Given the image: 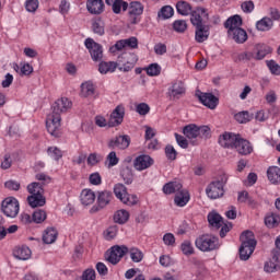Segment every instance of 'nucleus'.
<instances>
[{"label": "nucleus", "mask_w": 280, "mask_h": 280, "mask_svg": "<svg viewBox=\"0 0 280 280\" xmlns=\"http://www.w3.org/2000/svg\"><path fill=\"white\" fill-rule=\"evenodd\" d=\"M47 154L50 159H54V161H60L62 150H60L58 147H50L47 149Z\"/></svg>", "instance_id": "52"}, {"label": "nucleus", "mask_w": 280, "mask_h": 280, "mask_svg": "<svg viewBox=\"0 0 280 280\" xmlns=\"http://www.w3.org/2000/svg\"><path fill=\"white\" fill-rule=\"evenodd\" d=\"M249 60H255V52L243 51L236 55L235 62H248Z\"/></svg>", "instance_id": "45"}, {"label": "nucleus", "mask_w": 280, "mask_h": 280, "mask_svg": "<svg viewBox=\"0 0 280 280\" xmlns=\"http://www.w3.org/2000/svg\"><path fill=\"white\" fill-rule=\"evenodd\" d=\"M143 70L150 78H156V75H161V66L159 63H151Z\"/></svg>", "instance_id": "44"}, {"label": "nucleus", "mask_w": 280, "mask_h": 280, "mask_svg": "<svg viewBox=\"0 0 280 280\" xmlns=\"http://www.w3.org/2000/svg\"><path fill=\"white\" fill-rule=\"evenodd\" d=\"M190 196L187 189H180V191L176 192L174 202L176 207H185L187 202H189Z\"/></svg>", "instance_id": "26"}, {"label": "nucleus", "mask_w": 280, "mask_h": 280, "mask_svg": "<svg viewBox=\"0 0 280 280\" xmlns=\"http://www.w3.org/2000/svg\"><path fill=\"white\" fill-rule=\"evenodd\" d=\"M60 121H62V117L60 115L51 113L47 116L46 128L52 137H58L60 135Z\"/></svg>", "instance_id": "9"}, {"label": "nucleus", "mask_w": 280, "mask_h": 280, "mask_svg": "<svg viewBox=\"0 0 280 280\" xmlns=\"http://www.w3.org/2000/svg\"><path fill=\"white\" fill-rule=\"evenodd\" d=\"M152 165H154V160H152L150 155H139L133 162V167L138 172H143V170H148V167H152Z\"/></svg>", "instance_id": "15"}, {"label": "nucleus", "mask_w": 280, "mask_h": 280, "mask_svg": "<svg viewBox=\"0 0 280 280\" xmlns=\"http://www.w3.org/2000/svg\"><path fill=\"white\" fill-rule=\"evenodd\" d=\"M180 95H185V84L183 81H176L168 89V97L170 100H179Z\"/></svg>", "instance_id": "18"}, {"label": "nucleus", "mask_w": 280, "mask_h": 280, "mask_svg": "<svg viewBox=\"0 0 280 280\" xmlns=\"http://www.w3.org/2000/svg\"><path fill=\"white\" fill-rule=\"evenodd\" d=\"M184 136L192 145H198L200 139H211V128L209 126H200L190 124L184 127Z\"/></svg>", "instance_id": "1"}, {"label": "nucleus", "mask_w": 280, "mask_h": 280, "mask_svg": "<svg viewBox=\"0 0 280 280\" xmlns=\"http://www.w3.org/2000/svg\"><path fill=\"white\" fill-rule=\"evenodd\" d=\"M229 180L226 174L220 175L215 180L210 183L206 188V194L211 200H217V198H222L224 196V186Z\"/></svg>", "instance_id": "3"}, {"label": "nucleus", "mask_w": 280, "mask_h": 280, "mask_svg": "<svg viewBox=\"0 0 280 280\" xmlns=\"http://www.w3.org/2000/svg\"><path fill=\"white\" fill-rule=\"evenodd\" d=\"M208 222L210 226H214V229H220L222 224H224V221L222 220V217L218 214V212H210L208 214Z\"/></svg>", "instance_id": "39"}, {"label": "nucleus", "mask_w": 280, "mask_h": 280, "mask_svg": "<svg viewBox=\"0 0 280 280\" xmlns=\"http://www.w3.org/2000/svg\"><path fill=\"white\" fill-rule=\"evenodd\" d=\"M27 202L30 207L36 209V207H45V205H47V199L45 198V195H35L28 196Z\"/></svg>", "instance_id": "30"}, {"label": "nucleus", "mask_w": 280, "mask_h": 280, "mask_svg": "<svg viewBox=\"0 0 280 280\" xmlns=\"http://www.w3.org/2000/svg\"><path fill=\"white\" fill-rule=\"evenodd\" d=\"M129 16L133 19L132 23H137V16H141L143 14L144 7L139 1H132L128 4Z\"/></svg>", "instance_id": "20"}, {"label": "nucleus", "mask_w": 280, "mask_h": 280, "mask_svg": "<svg viewBox=\"0 0 280 280\" xmlns=\"http://www.w3.org/2000/svg\"><path fill=\"white\" fill-rule=\"evenodd\" d=\"M165 154L168 161H176V156L178 155V153L176 152V149H174L172 144H168L165 147Z\"/></svg>", "instance_id": "57"}, {"label": "nucleus", "mask_w": 280, "mask_h": 280, "mask_svg": "<svg viewBox=\"0 0 280 280\" xmlns=\"http://www.w3.org/2000/svg\"><path fill=\"white\" fill-rule=\"evenodd\" d=\"M82 277L85 280H95L96 279L95 269L93 268L85 269L82 273Z\"/></svg>", "instance_id": "64"}, {"label": "nucleus", "mask_w": 280, "mask_h": 280, "mask_svg": "<svg viewBox=\"0 0 280 280\" xmlns=\"http://www.w3.org/2000/svg\"><path fill=\"white\" fill-rule=\"evenodd\" d=\"M106 5H110L114 14H121L128 10V2L124 0H105Z\"/></svg>", "instance_id": "23"}, {"label": "nucleus", "mask_w": 280, "mask_h": 280, "mask_svg": "<svg viewBox=\"0 0 280 280\" xmlns=\"http://www.w3.org/2000/svg\"><path fill=\"white\" fill-rule=\"evenodd\" d=\"M129 145L130 137L128 136H119L108 142V148H112L113 150H115V148H118V150H126Z\"/></svg>", "instance_id": "17"}, {"label": "nucleus", "mask_w": 280, "mask_h": 280, "mask_svg": "<svg viewBox=\"0 0 280 280\" xmlns=\"http://www.w3.org/2000/svg\"><path fill=\"white\" fill-rule=\"evenodd\" d=\"M158 16L163 20L172 19V16H174V9L170 5H165L160 10Z\"/></svg>", "instance_id": "51"}, {"label": "nucleus", "mask_w": 280, "mask_h": 280, "mask_svg": "<svg viewBox=\"0 0 280 280\" xmlns=\"http://www.w3.org/2000/svg\"><path fill=\"white\" fill-rule=\"evenodd\" d=\"M163 242L166 246H175L176 244V237L172 233H166L163 236Z\"/></svg>", "instance_id": "62"}, {"label": "nucleus", "mask_w": 280, "mask_h": 280, "mask_svg": "<svg viewBox=\"0 0 280 280\" xmlns=\"http://www.w3.org/2000/svg\"><path fill=\"white\" fill-rule=\"evenodd\" d=\"M117 67L118 65L115 61H101L98 65V71L102 75H106V73H115Z\"/></svg>", "instance_id": "27"}, {"label": "nucleus", "mask_w": 280, "mask_h": 280, "mask_svg": "<svg viewBox=\"0 0 280 280\" xmlns=\"http://www.w3.org/2000/svg\"><path fill=\"white\" fill-rule=\"evenodd\" d=\"M45 220H47V212L45 210L39 209L33 213V222L35 224H43Z\"/></svg>", "instance_id": "48"}, {"label": "nucleus", "mask_w": 280, "mask_h": 280, "mask_svg": "<svg viewBox=\"0 0 280 280\" xmlns=\"http://www.w3.org/2000/svg\"><path fill=\"white\" fill-rule=\"evenodd\" d=\"M279 215L277 214H269L265 218V224L268 229H275V226H279Z\"/></svg>", "instance_id": "47"}, {"label": "nucleus", "mask_w": 280, "mask_h": 280, "mask_svg": "<svg viewBox=\"0 0 280 280\" xmlns=\"http://www.w3.org/2000/svg\"><path fill=\"white\" fill-rule=\"evenodd\" d=\"M195 38L197 43H205L209 38V27L207 25L196 26Z\"/></svg>", "instance_id": "36"}, {"label": "nucleus", "mask_w": 280, "mask_h": 280, "mask_svg": "<svg viewBox=\"0 0 280 280\" xmlns=\"http://www.w3.org/2000/svg\"><path fill=\"white\" fill-rule=\"evenodd\" d=\"M207 21H209V13H207L206 9L197 8L190 13V23L195 27L203 26Z\"/></svg>", "instance_id": "11"}, {"label": "nucleus", "mask_w": 280, "mask_h": 280, "mask_svg": "<svg viewBox=\"0 0 280 280\" xmlns=\"http://www.w3.org/2000/svg\"><path fill=\"white\" fill-rule=\"evenodd\" d=\"M85 47L89 49L91 58L94 62L102 61V58H104V49L102 48V45L95 43L93 38H86Z\"/></svg>", "instance_id": "8"}, {"label": "nucleus", "mask_w": 280, "mask_h": 280, "mask_svg": "<svg viewBox=\"0 0 280 280\" xmlns=\"http://www.w3.org/2000/svg\"><path fill=\"white\" fill-rule=\"evenodd\" d=\"M81 95L83 97H91L95 95V85L91 82H85L81 85Z\"/></svg>", "instance_id": "42"}, {"label": "nucleus", "mask_w": 280, "mask_h": 280, "mask_svg": "<svg viewBox=\"0 0 280 280\" xmlns=\"http://www.w3.org/2000/svg\"><path fill=\"white\" fill-rule=\"evenodd\" d=\"M173 30L175 32H178L179 34H183L187 30V22L183 20H177L173 23Z\"/></svg>", "instance_id": "56"}, {"label": "nucleus", "mask_w": 280, "mask_h": 280, "mask_svg": "<svg viewBox=\"0 0 280 280\" xmlns=\"http://www.w3.org/2000/svg\"><path fill=\"white\" fill-rule=\"evenodd\" d=\"M180 250L183 255H186L187 257L194 255L195 253L194 245L191 244L190 241H184L180 245Z\"/></svg>", "instance_id": "50"}, {"label": "nucleus", "mask_w": 280, "mask_h": 280, "mask_svg": "<svg viewBox=\"0 0 280 280\" xmlns=\"http://www.w3.org/2000/svg\"><path fill=\"white\" fill-rule=\"evenodd\" d=\"M81 202L85 207L93 205L95 202V192L91 189H83L81 192Z\"/></svg>", "instance_id": "35"}, {"label": "nucleus", "mask_w": 280, "mask_h": 280, "mask_svg": "<svg viewBox=\"0 0 280 280\" xmlns=\"http://www.w3.org/2000/svg\"><path fill=\"white\" fill-rule=\"evenodd\" d=\"M198 97L201 104L207 106V108H210L211 110L217 108L219 100L212 93H201Z\"/></svg>", "instance_id": "19"}, {"label": "nucleus", "mask_w": 280, "mask_h": 280, "mask_svg": "<svg viewBox=\"0 0 280 280\" xmlns=\"http://www.w3.org/2000/svg\"><path fill=\"white\" fill-rule=\"evenodd\" d=\"M183 189V184L179 182H170L163 186V191L166 196L178 194Z\"/></svg>", "instance_id": "33"}, {"label": "nucleus", "mask_w": 280, "mask_h": 280, "mask_svg": "<svg viewBox=\"0 0 280 280\" xmlns=\"http://www.w3.org/2000/svg\"><path fill=\"white\" fill-rule=\"evenodd\" d=\"M27 191L31 196H45V189L40 183L33 182L27 186Z\"/></svg>", "instance_id": "41"}, {"label": "nucleus", "mask_w": 280, "mask_h": 280, "mask_svg": "<svg viewBox=\"0 0 280 280\" xmlns=\"http://www.w3.org/2000/svg\"><path fill=\"white\" fill-rule=\"evenodd\" d=\"M224 27L228 30V34L235 32V30L242 28V18L240 15L229 18L224 23Z\"/></svg>", "instance_id": "24"}, {"label": "nucleus", "mask_w": 280, "mask_h": 280, "mask_svg": "<svg viewBox=\"0 0 280 280\" xmlns=\"http://www.w3.org/2000/svg\"><path fill=\"white\" fill-rule=\"evenodd\" d=\"M58 240V230L55 228H47L43 234L44 244H54Z\"/></svg>", "instance_id": "31"}, {"label": "nucleus", "mask_w": 280, "mask_h": 280, "mask_svg": "<svg viewBox=\"0 0 280 280\" xmlns=\"http://www.w3.org/2000/svg\"><path fill=\"white\" fill-rule=\"evenodd\" d=\"M272 52V48H270L268 45L259 44L256 45L253 54H254V60H264L268 54Z\"/></svg>", "instance_id": "21"}, {"label": "nucleus", "mask_w": 280, "mask_h": 280, "mask_svg": "<svg viewBox=\"0 0 280 280\" xmlns=\"http://www.w3.org/2000/svg\"><path fill=\"white\" fill-rule=\"evenodd\" d=\"M73 103L67 97L58 98L52 105V115H62V113H68L71 110Z\"/></svg>", "instance_id": "13"}, {"label": "nucleus", "mask_w": 280, "mask_h": 280, "mask_svg": "<svg viewBox=\"0 0 280 280\" xmlns=\"http://www.w3.org/2000/svg\"><path fill=\"white\" fill-rule=\"evenodd\" d=\"M106 24L102 18H96L92 21V32L98 36H104Z\"/></svg>", "instance_id": "34"}, {"label": "nucleus", "mask_w": 280, "mask_h": 280, "mask_svg": "<svg viewBox=\"0 0 280 280\" xmlns=\"http://www.w3.org/2000/svg\"><path fill=\"white\" fill-rule=\"evenodd\" d=\"M176 10L178 14H182V16H189V14H191V12L194 11L191 9V4L186 1H178L176 4Z\"/></svg>", "instance_id": "40"}, {"label": "nucleus", "mask_w": 280, "mask_h": 280, "mask_svg": "<svg viewBox=\"0 0 280 280\" xmlns=\"http://www.w3.org/2000/svg\"><path fill=\"white\" fill-rule=\"evenodd\" d=\"M14 69L20 75H31L34 72V68L30 63L15 65Z\"/></svg>", "instance_id": "43"}, {"label": "nucleus", "mask_w": 280, "mask_h": 280, "mask_svg": "<svg viewBox=\"0 0 280 280\" xmlns=\"http://www.w3.org/2000/svg\"><path fill=\"white\" fill-rule=\"evenodd\" d=\"M113 200V192L108 190L100 191L97 194L96 206L91 208V213H97V211H102V209H106L110 201Z\"/></svg>", "instance_id": "7"}, {"label": "nucleus", "mask_w": 280, "mask_h": 280, "mask_svg": "<svg viewBox=\"0 0 280 280\" xmlns=\"http://www.w3.org/2000/svg\"><path fill=\"white\" fill-rule=\"evenodd\" d=\"M25 8L27 12H36L38 10V0H26Z\"/></svg>", "instance_id": "63"}, {"label": "nucleus", "mask_w": 280, "mask_h": 280, "mask_svg": "<svg viewBox=\"0 0 280 280\" xmlns=\"http://www.w3.org/2000/svg\"><path fill=\"white\" fill-rule=\"evenodd\" d=\"M20 209L21 206L19 203V199L14 197H7L1 202V211L7 218H16Z\"/></svg>", "instance_id": "6"}, {"label": "nucleus", "mask_w": 280, "mask_h": 280, "mask_svg": "<svg viewBox=\"0 0 280 280\" xmlns=\"http://www.w3.org/2000/svg\"><path fill=\"white\" fill-rule=\"evenodd\" d=\"M129 255H130L131 260L135 264H140V261H143V252H141V249H139L137 247H132L129 250Z\"/></svg>", "instance_id": "46"}, {"label": "nucleus", "mask_w": 280, "mask_h": 280, "mask_svg": "<svg viewBox=\"0 0 280 280\" xmlns=\"http://www.w3.org/2000/svg\"><path fill=\"white\" fill-rule=\"evenodd\" d=\"M228 34L230 38H232L233 40H235V43L238 44L246 43V40H248V34L243 28H236Z\"/></svg>", "instance_id": "29"}, {"label": "nucleus", "mask_w": 280, "mask_h": 280, "mask_svg": "<svg viewBox=\"0 0 280 280\" xmlns=\"http://www.w3.org/2000/svg\"><path fill=\"white\" fill-rule=\"evenodd\" d=\"M106 165L107 167H115V165H118L119 158H117V153L115 151H112L106 156Z\"/></svg>", "instance_id": "53"}, {"label": "nucleus", "mask_w": 280, "mask_h": 280, "mask_svg": "<svg viewBox=\"0 0 280 280\" xmlns=\"http://www.w3.org/2000/svg\"><path fill=\"white\" fill-rule=\"evenodd\" d=\"M234 150H236V152H238V154L246 156V155L253 153V145L250 144V142L248 140L243 139L241 136H238V140H236Z\"/></svg>", "instance_id": "16"}, {"label": "nucleus", "mask_w": 280, "mask_h": 280, "mask_svg": "<svg viewBox=\"0 0 280 280\" xmlns=\"http://www.w3.org/2000/svg\"><path fill=\"white\" fill-rule=\"evenodd\" d=\"M128 253V248L126 245H115L109 249L107 255V261L113 264V266H117L118 262L121 261L122 257Z\"/></svg>", "instance_id": "10"}, {"label": "nucleus", "mask_w": 280, "mask_h": 280, "mask_svg": "<svg viewBox=\"0 0 280 280\" xmlns=\"http://www.w3.org/2000/svg\"><path fill=\"white\" fill-rule=\"evenodd\" d=\"M126 115V108L124 105H118L113 113L110 114L108 126L109 128H115L117 126H120V124L124 122V116Z\"/></svg>", "instance_id": "12"}, {"label": "nucleus", "mask_w": 280, "mask_h": 280, "mask_svg": "<svg viewBox=\"0 0 280 280\" xmlns=\"http://www.w3.org/2000/svg\"><path fill=\"white\" fill-rule=\"evenodd\" d=\"M240 139V135L231 133V132H224L219 137V144L222 148H228L230 150L235 149V145L237 143V140Z\"/></svg>", "instance_id": "14"}, {"label": "nucleus", "mask_w": 280, "mask_h": 280, "mask_svg": "<svg viewBox=\"0 0 280 280\" xmlns=\"http://www.w3.org/2000/svg\"><path fill=\"white\" fill-rule=\"evenodd\" d=\"M119 231V229L117 228V225H112L109 226L105 232H104V237L107 241L110 240H115V237H117V232Z\"/></svg>", "instance_id": "54"}, {"label": "nucleus", "mask_w": 280, "mask_h": 280, "mask_svg": "<svg viewBox=\"0 0 280 280\" xmlns=\"http://www.w3.org/2000/svg\"><path fill=\"white\" fill-rule=\"evenodd\" d=\"M130 220V212L125 209L118 210L114 214V222L117 224H126Z\"/></svg>", "instance_id": "38"}, {"label": "nucleus", "mask_w": 280, "mask_h": 280, "mask_svg": "<svg viewBox=\"0 0 280 280\" xmlns=\"http://www.w3.org/2000/svg\"><path fill=\"white\" fill-rule=\"evenodd\" d=\"M195 245L202 253H210V250H218L220 248V241L212 234H203L197 237Z\"/></svg>", "instance_id": "4"}, {"label": "nucleus", "mask_w": 280, "mask_h": 280, "mask_svg": "<svg viewBox=\"0 0 280 280\" xmlns=\"http://www.w3.org/2000/svg\"><path fill=\"white\" fill-rule=\"evenodd\" d=\"M103 156L98 153H91L88 156V165L95 166L97 163H101Z\"/></svg>", "instance_id": "58"}, {"label": "nucleus", "mask_w": 280, "mask_h": 280, "mask_svg": "<svg viewBox=\"0 0 280 280\" xmlns=\"http://www.w3.org/2000/svg\"><path fill=\"white\" fill-rule=\"evenodd\" d=\"M86 9L90 14H102L104 12V0H88Z\"/></svg>", "instance_id": "22"}, {"label": "nucleus", "mask_w": 280, "mask_h": 280, "mask_svg": "<svg viewBox=\"0 0 280 280\" xmlns=\"http://www.w3.org/2000/svg\"><path fill=\"white\" fill-rule=\"evenodd\" d=\"M136 112L138 113V115H141L143 117L148 115V113H150V105H148L147 103H140L136 105Z\"/></svg>", "instance_id": "59"}, {"label": "nucleus", "mask_w": 280, "mask_h": 280, "mask_svg": "<svg viewBox=\"0 0 280 280\" xmlns=\"http://www.w3.org/2000/svg\"><path fill=\"white\" fill-rule=\"evenodd\" d=\"M267 178L272 185H279L280 183V167L271 166L267 170Z\"/></svg>", "instance_id": "32"}, {"label": "nucleus", "mask_w": 280, "mask_h": 280, "mask_svg": "<svg viewBox=\"0 0 280 280\" xmlns=\"http://www.w3.org/2000/svg\"><path fill=\"white\" fill-rule=\"evenodd\" d=\"M114 194L120 202L127 205L128 207H132L139 202V197L137 195L128 194V189L124 184H116L114 186Z\"/></svg>", "instance_id": "5"}, {"label": "nucleus", "mask_w": 280, "mask_h": 280, "mask_svg": "<svg viewBox=\"0 0 280 280\" xmlns=\"http://www.w3.org/2000/svg\"><path fill=\"white\" fill-rule=\"evenodd\" d=\"M234 118L238 124H248L253 119V116L248 112H240Z\"/></svg>", "instance_id": "49"}, {"label": "nucleus", "mask_w": 280, "mask_h": 280, "mask_svg": "<svg viewBox=\"0 0 280 280\" xmlns=\"http://www.w3.org/2000/svg\"><path fill=\"white\" fill-rule=\"evenodd\" d=\"M89 182H90V185H94V186H100L102 185V175H100V173H92L90 176H89Z\"/></svg>", "instance_id": "61"}, {"label": "nucleus", "mask_w": 280, "mask_h": 280, "mask_svg": "<svg viewBox=\"0 0 280 280\" xmlns=\"http://www.w3.org/2000/svg\"><path fill=\"white\" fill-rule=\"evenodd\" d=\"M241 241L240 257L243 261H247V259H250V255L255 253V246H257L255 234L252 231H245L241 235Z\"/></svg>", "instance_id": "2"}, {"label": "nucleus", "mask_w": 280, "mask_h": 280, "mask_svg": "<svg viewBox=\"0 0 280 280\" xmlns=\"http://www.w3.org/2000/svg\"><path fill=\"white\" fill-rule=\"evenodd\" d=\"M4 187L7 189H10V191H19V189H21V183L16 182L14 179H10L4 183Z\"/></svg>", "instance_id": "60"}, {"label": "nucleus", "mask_w": 280, "mask_h": 280, "mask_svg": "<svg viewBox=\"0 0 280 280\" xmlns=\"http://www.w3.org/2000/svg\"><path fill=\"white\" fill-rule=\"evenodd\" d=\"M267 67L272 75H280V66L275 60L266 61Z\"/></svg>", "instance_id": "55"}, {"label": "nucleus", "mask_w": 280, "mask_h": 280, "mask_svg": "<svg viewBox=\"0 0 280 280\" xmlns=\"http://www.w3.org/2000/svg\"><path fill=\"white\" fill-rule=\"evenodd\" d=\"M13 256L15 259H20L21 261H27V259L32 257V249H30L27 246L15 247L13 250Z\"/></svg>", "instance_id": "25"}, {"label": "nucleus", "mask_w": 280, "mask_h": 280, "mask_svg": "<svg viewBox=\"0 0 280 280\" xmlns=\"http://www.w3.org/2000/svg\"><path fill=\"white\" fill-rule=\"evenodd\" d=\"M275 22L268 16H265L256 22V30H258V32H270Z\"/></svg>", "instance_id": "28"}, {"label": "nucleus", "mask_w": 280, "mask_h": 280, "mask_svg": "<svg viewBox=\"0 0 280 280\" xmlns=\"http://www.w3.org/2000/svg\"><path fill=\"white\" fill-rule=\"evenodd\" d=\"M279 269H280L279 257L277 255H275L272 257V259L265 262V266H264L265 272H269V273L270 272H278Z\"/></svg>", "instance_id": "37"}]
</instances>
